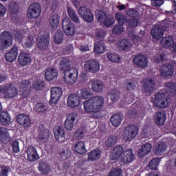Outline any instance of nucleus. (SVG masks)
<instances>
[{"instance_id": "1", "label": "nucleus", "mask_w": 176, "mask_h": 176, "mask_svg": "<svg viewBox=\"0 0 176 176\" xmlns=\"http://www.w3.org/2000/svg\"><path fill=\"white\" fill-rule=\"evenodd\" d=\"M92 96L93 94L89 91H81V98L87 100L83 102L84 110L87 113H91L94 119L101 118L103 117L102 112L104 109V98L100 96Z\"/></svg>"}, {"instance_id": "2", "label": "nucleus", "mask_w": 176, "mask_h": 176, "mask_svg": "<svg viewBox=\"0 0 176 176\" xmlns=\"http://www.w3.org/2000/svg\"><path fill=\"white\" fill-rule=\"evenodd\" d=\"M175 23L171 21H163L161 25H155L154 27L151 29V34L153 39L157 41L160 40L164 34L165 31L169 30L170 28L175 27Z\"/></svg>"}, {"instance_id": "3", "label": "nucleus", "mask_w": 176, "mask_h": 176, "mask_svg": "<svg viewBox=\"0 0 176 176\" xmlns=\"http://www.w3.org/2000/svg\"><path fill=\"white\" fill-rule=\"evenodd\" d=\"M115 19L118 23L125 24L127 28H135L139 23V19H128L127 16L122 12H116Z\"/></svg>"}, {"instance_id": "4", "label": "nucleus", "mask_w": 176, "mask_h": 176, "mask_svg": "<svg viewBox=\"0 0 176 176\" xmlns=\"http://www.w3.org/2000/svg\"><path fill=\"white\" fill-rule=\"evenodd\" d=\"M0 94H3L6 99H11L17 96L18 89L12 84L0 85Z\"/></svg>"}, {"instance_id": "5", "label": "nucleus", "mask_w": 176, "mask_h": 176, "mask_svg": "<svg viewBox=\"0 0 176 176\" xmlns=\"http://www.w3.org/2000/svg\"><path fill=\"white\" fill-rule=\"evenodd\" d=\"M62 29L65 34L69 37L73 36L76 33V25L68 17L64 18L62 21Z\"/></svg>"}, {"instance_id": "6", "label": "nucleus", "mask_w": 176, "mask_h": 176, "mask_svg": "<svg viewBox=\"0 0 176 176\" xmlns=\"http://www.w3.org/2000/svg\"><path fill=\"white\" fill-rule=\"evenodd\" d=\"M138 128L136 125L130 124L125 127L123 139L125 142H131L138 135Z\"/></svg>"}, {"instance_id": "7", "label": "nucleus", "mask_w": 176, "mask_h": 176, "mask_svg": "<svg viewBox=\"0 0 176 176\" xmlns=\"http://www.w3.org/2000/svg\"><path fill=\"white\" fill-rule=\"evenodd\" d=\"M78 14L86 23H91L94 20V12L86 6H80L79 8Z\"/></svg>"}, {"instance_id": "8", "label": "nucleus", "mask_w": 176, "mask_h": 176, "mask_svg": "<svg viewBox=\"0 0 176 176\" xmlns=\"http://www.w3.org/2000/svg\"><path fill=\"white\" fill-rule=\"evenodd\" d=\"M154 105L159 109H164L168 107V100L165 93H156L155 94Z\"/></svg>"}, {"instance_id": "9", "label": "nucleus", "mask_w": 176, "mask_h": 176, "mask_svg": "<svg viewBox=\"0 0 176 176\" xmlns=\"http://www.w3.org/2000/svg\"><path fill=\"white\" fill-rule=\"evenodd\" d=\"M63 79L67 85H74L76 82L78 77V71L75 69H71L68 71H65L63 73Z\"/></svg>"}, {"instance_id": "10", "label": "nucleus", "mask_w": 176, "mask_h": 176, "mask_svg": "<svg viewBox=\"0 0 176 176\" xmlns=\"http://www.w3.org/2000/svg\"><path fill=\"white\" fill-rule=\"evenodd\" d=\"M41 13V6L38 3H33L29 6L28 16L29 19H38Z\"/></svg>"}, {"instance_id": "11", "label": "nucleus", "mask_w": 176, "mask_h": 176, "mask_svg": "<svg viewBox=\"0 0 176 176\" xmlns=\"http://www.w3.org/2000/svg\"><path fill=\"white\" fill-rule=\"evenodd\" d=\"M84 69L86 72L96 74L100 69V64L96 60H88L84 64Z\"/></svg>"}, {"instance_id": "12", "label": "nucleus", "mask_w": 176, "mask_h": 176, "mask_svg": "<svg viewBox=\"0 0 176 176\" xmlns=\"http://www.w3.org/2000/svg\"><path fill=\"white\" fill-rule=\"evenodd\" d=\"M19 93L22 99H27L31 95V90L29 89V81L23 80L19 85Z\"/></svg>"}, {"instance_id": "13", "label": "nucleus", "mask_w": 176, "mask_h": 176, "mask_svg": "<svg viewBox=\"0 0 176 176\" xmlns=\"http://www.w3.org/2000/svg\"><path fill=\"white\" fill-rule=\"evenodd\" d=\"M63 95V90L59 87H54L51 89V98L50 102L51 104H57Z\"/></svg>"}, {"instance_id": "14", "label": "nucleus", "mask_w": 176, "mask_h": 176, "mask_svg": "<svg viewBox=\"0 0 176 176\" xmlns=\"http://www.w3.org/2000/svg\"><path fill=\"white\" fill-rule=\"evenodd\" d=\"M174 67L170 63L164 64L160 69V73L164 78H171L174 74Z\"/></svg>"}, {"instance_id": "15", "label": "nucleus", "mask_w": 176, "mask_h": 176, "mask_svg": "<svg viewBox=\"0 0 176 176\" xmlns=\"http://www.w3.org/2000/svg\"><path fill=\"white\" fill-rule=\"evenodd\" d=\"M17 123L24 127L25 129H29L31 125V120L28 114L19 113L16 116Z\"/></svg>"}, {"instance_id": "16", "label": "nucleus", "mask_w": 176, "mask_h": 176, "mask_svg": "<svg viewBox=\"0 0 176 176\" xmlns=\"http://www.w3.org/2000/svg\"><path fill=\"white\" fill-rule=\"evenodd\" d=\"M133 63L137 67L143 69L148 66V60L143 54H138L133 58Z\"/></svg>"}, {"instance_id": "17", "label": "nucleus", "mask_w": 176, "mask_h": 176, "mask_svg": "<svg viewBox=\"0 0 176 176\" xmlns=\"http://www.w3.org/2000/svg\"><path fill=\"white\" fill-rule=\"evenodd\" d=\"M50 45V39L46 34H41L37 38V47L40 50H45Z\"/></svg>"}, {"instance_id": "18", "label": "nucleus", "mask_w": 176, "mask_h": 176, "mask_svg": "<svg viewBox=\"0 0 176 176\" xmlns=\"http://www.w3.org/2000/svg\"><path fill=\"white\" fill-rule=\"evenodd\" d=\"M153 120L157 126H164L166 121V113L164 111L155 112L153 115Z\"/></svg>"}, {"instance_id": "19", "label": "nucleus", "mask_w": 176, "mask_h": 176, "mask_svg": "<svg viewBox=\"0 0 176 176\" xmlns=\"http://www.w3.org/2000/svg\"><path fill=\"white\" fill-rule=\"evenodd\" d=\"M18 62L22 67L29 65L32 62L30 54L25 52H21L18 57Z\"/></svg>"}, {"instance_id": "20", "label": "nucleus", "mask_w": 176, "mask_h": 176, "mask_svg": "<svg viewBox=\"0 0 176 176\" xmlns=\"http://www.w3.org/2000/svg\"><path fill=\"white\" fill-rule=\"evenodd\" d=\"M67 104L70 108H76L80 104V98L74 94H71L68 96Z\"/></svg>"}, {"instance_id": "21", "label": "nucleus", "mask_w": 176, "mask_h": 176, "mask_svg": "<svg viewBox=\"0 0 176 176\" xmlns=\"http://www.w3.org/2000/svg\"><path fill=\"white\" fill-rule=\"evenodd\" d=\"M77 115L74 113H69L66 117V120H65V129L68 131H72L75 125V121Z\"/></svg>"}, {"instance_id": "22", "label": "nucleus", "mask_w": 176, "mask_h": 176, "mask_svg": "<svg viewBox=\"0 0 176 176\" xmlns=\"http://www.w3.org/2000/svg\"><path fill=\"white\" fill-rule=\"evenodd\" d=\"M0 43L4 46H10L12 43V37L8 31L3 32L0 35Z\"/></svg>"}, {"instance_id": "23", "label": "nucleus", "mask_w": 176, "mask_h": 176, "mask_svg": "<svg viewBox=\"0 0 176 176\" xmlns=\"http://www.w3.org/2000/svg\"><path fill=\"white\" fill-rule=\"evenodd\" d=\"M12 140L6 128L0 127V141L3 144H8Z\"/></svg>"}, {"instance_id": "24", "label": "nucleus", "mask_w": 176, "mask_h": 176, "mask_svg": "<svg viewBox=\"0 0 176 176\" xmlns=\"http://www.w3.org/2000/svg\"><path fill=\"white\" fill-rule=\"evenodd\" d=\"M17 56H18V47L14 46L5 55V59L8 63H12L16 59Z\"/></svg>"}, {"instance_id": "25", "label": "nucleus", "mask_w": 176, "mask_h": 176, "mask_svg": "<svg viewBox=\"0 0 176 176\" xmlns=\"http://www.w3.org/2000/svg\"><path fill=\"white\" fill-rule=\"evenodd\" d=\"M28 160L30 162H35L36 160H39L40 157L37 153L36 148L30 146L27 150Z\"/></svg>"}, {"instance_id": "26", "label": "nucleus", "mask_w": 176, "mask_h": 176, "mask_svg": "<svg viewBox=\"0 0 176 176\" xmlns=\"http://www.w3.org/2000/svg\"><path fill=\"white\" fill-rule=\"evenodd\" d=\"M67 12L72 21H73L76 24L80 23V19L79 18V16L73 8L67 6Z\"/></svg>"}, {"instance_id": "27", "label": "nucleus", "mask_w": 176, "mask_h": 176, "mask_svg": "<svg viewBox=\"0 0 176 176\" xmlns=\"http://www.w3.org/2000/svg\"><path fill=\"white\" fill-rule=\"evenodd\" d=\"M155 80L150 78L149 80H146L143 85V90L146 94H151L153 91L154 87H155Z\"/></svg>"}, {"instance_id": "28", "label": "nucleus", "mask_w": 176, "mask_h": 176, "mask_svg": "<svg viewBox=\"0 0 176 176\" xmlns=\"http://www.w3.org/2000/svg\"><path fill=\"white\" fill-rule=\"evenodd\" d=\"M124 152V148L122 147V146H116L113 150V152L111 153L109 157L112 160H117L122 156L123 153Z\"/></svg>"}, {"instance_id": "29", "label": "nucleus", "mask_w": 176, "mask_h": 176, "mask_svg": "<svg viewBox=\"0 0 176 176\" xmlns=\"http://www.w3.org/2000/svg\"><path fill=\"white\" fill-rule=\"evenodd\" d=\"M123 120V114L122 113H114L110 118V122L115 127H119L122 121Z\"/></svg>"}, {"instance_id": "30", "label": "nucleus", "mask_w": 176, "mask_h": 176, "mask_svg": "<svg viewBox=\"0 0 176 176\" xmlns=\"http://www.w3.org/2000/svg\"><path fill=\"white\" fill-rule=\"evenodd\" d=\"M135 155L133 154V150L129 148L124 152V155L122 157V161L124 164H129L133 161Z\"/></svg>"}, {"instance_id": "31", "label": "nucleus", "mask_w": 176, "mask_h": 176, "mask_svg": "<svg viewBox=\"0 0 176 176\" xmlns=\"http://www.w3.org/2000/svg\"><path fill=\"white\" fill-rule=\"evenodd\" d=\"M54 137L56 141L65 142V131L62 126H58V129L54 131Z\"/></svg>"}, {"instance_id": "32", "label": "nucleus", "mask_w": 176, "mask_h": 176, "mask_svg": "<svg viewBox=\"0 0 176 176\" xmlns=\"http://www.w3.org/2000/svg\"><path fill=\"white\" fill-rule=\"evenodd\" d=\"M102 151L98 148L92 150L87 154V160L91 162L98 161L100 159Z\"/></svg>"}, {"instance_id": "33", "label": "nucleus", "mask_w": 176, "mask_h": 176, "mask_svg": "<svg viewBox=\"0 0 176 176\" xmlns=\"http://www.w3.org/2000/svg\"><path fill=\"white\" fill-rule=\"evenodd\" d=\"M104 87L105 85L101 80H96L91 82V89L93 91H95L96 93L103 91Z\"/></svg>"}, {"instance_id": "34", "label": "nucleus", "mask_w": 176, "mask_h": 176, "mask_svg": "<svg viewBox=\"0 0 176 176\" xmlns=\"http://www.w3.org/2000/svg\"><path fill=\"white\" fill-rule=\"evenodd\" d=\"M58 76L57 70L54 68H47L45 69V78L48 82H51Z\"/></svg>"}, {"instance_id": "35", "label": "nucleus", "mask_w": 176, "mask_h": 176, "mask_svg": "<svg viewBox=\"0 0 176 176\" xmlns=\"http://www.w3.org/2000/svg\"><path fill=\"white\" fill-rule=\"evenodd\" d=\"M152 148L151 143H145L142 144V147L138 150L139 157L141 158L144 157V156L148 154Z\"/></svg>"}, {"instance_id": "36", "label": "nucleus", "mask_w": 176, "mask_h": 176, "mask_svg": "<svg viewBox=\"0 0 176 176\" xmlns=\"http://www.w3.org/2000/svg\"><path fill=\"white\" fill-rule=\"evenodd\" d=\"M11 117L7 111H1L0 113V124L4 126H8L10 124Z\"/></svg>"}, {"instance_id": "37", "label": "nucleus", "mask_w": 176, "mask_h": 176, "mask_svg": "<svg viewBox=\"0 0 176 176\" xmlns=\"http://www.w3.org/2000/svg\"><path fill=\"white\" fill-rule=\"evenodd\" d=\"M74 151L80 155L86 153L87 152V150L85 147V142L79 141L76 143L74 146Z\"/></svg>"}, {"instance_id": "38", "label": "nucleus", "mask_w": 176, "mask_h": 176, "mask_svg": "<svg viewBox=\"0 0 176 176\" xmlns=\"http://www.w3.org/2000/svg\"><path fill=\"white\" fill-rule=\"evenodd\" d=\"M59 68H60V70L63 71V74L65 71H69L72 69L70 66L69 60L65 58H62L60 60H59Z\"/></svg>"}, {"instance_id": "39", "label": "nucleus", "mask_w": 176, "mask_h": 176, "mask_svg": "<svg viewBox=\"0 0 176 176\" xmlns=\"http://www.w3.org/2000/svg\"><path fill=\"white\" fill-rule=\"evenodd\" d=\"M106 47L103 41H98L94 47V52L97 54H103L105 52Z\"/></svg>"}, {"instance_id": "40", "label": "nucleus", "mask_w": 176, "mask_h": 176, "mask_svg": "<svg viewBox=\"0 0 176 176\" xmlns=\"http://www.w3.org/2000/svg\"><path fill=\"white\" fill-rule=\"evenodd\" d=\"M38 170L44 175H49L51 172L50 165L47 162H41L38 166Z\"/></svg>"}, {"instance_id": "41", "label": "nucleus", "mask_w": 176, "mask_h": 176, "mask_svg": "<svg viewBox=\"0 0 176 176\" xmlns=\"http://www.w3.org/2000/svg\"><path fill=\"white\" fill-rule=\"evenodd\" d=\"M173 43V38L170 36L163 38L160 41V45L166 49L170 48Z\"/></svg>"}, {"instance_id": "42", "label": "nucleus", "mask_w": 176, "mask_h": 176, "mask_svg": "<svg viewBox=\"0 0 176 176\" xmlns=\"http://www.w3.org/2000/svg\"><path fill=\"white\" fill-rule=\"evenodd\" d=\"M118 143V135H111L105 141V144L109 148L113 147Z\"/></svg>"}, {"instance_id": "43", "label": "nucleus", "mask_w": 176, "mask_h": 176, "mask_svg": "<svg viewBox=\"0 0 176 176\" xmlns=\"http://www.w3.org/2000/svg\"><path fill=\"white\" fill-rule=\"evenodd\" d=\"M60 23V16L57 14H54L50 18V24L52 28H56Z\"/></svg>"}, {"instance_id": "44", "label": "nucleus", "mask_w": 176, "mask_h": 176, "mask_svg": "<svg viewBox=\"0 0 176 176\" xmlns=\"http://www.w3.org/2000/svg\"><path fill=\"white\" fill-rule=\"evenodd\" d=\"M118 46L124 51L130 50V48L132 46L131 43L130 41L126 39L121 40L118 42Z\"/></svg>"}, {"instance_id": "45", "label": "nucleus", "mask_w": 176, "mask_h": 176, "mask_svg": "<svg viewBox=\"0 0 176 176\" xmlns=\"http://www.w3.org/2000/svg\"><path fill=\"white\" fill-rule=\"evenodd\" d=\"M32 87L34 90L41 91V90H44L45 87V83L43 80H37L36 82H33Z\"/></svg>"}, {"instance_id": "46", "label": "nucleus", "mask_w": 176, "mask_h": 176, "mask_svg": "<svg viewBox=\"0 0 176 176\" xmlns=\"http://www.w3.org/2000/svg\"><path fill=\"white\" fill-rule=\"evenodd\" d=\"M64 33L62 30H58L56 33H55L54 42L55 44L59 45L61 44L64 39Z\"/></svg>"}, {"instance_id": "47", "label": "nucleus", "mask_w": 176, "mask_h": 176, "mask_svg": "<svg viewBox=\"0 0 176 176\" xmlns=\"http://www.w3.org/2000/svg\"><path fill=\"white\" fill-rule=\"evenodd\" d=\"M109 96L110 97L111 100L116 103L120 98V93L116 90H112L109 93Z\"/></svg>"}, {"instance_id": "48", "label": "nucleus", "mask_w": 176, "mask_h": 176, "mask_svg": "<svg viewBox=\"0 0 176 176\" xmlns=\"http://www.w3.org/2000/svg\"><path fill=\"white\" fill-rule=\"evenodd\" d=\"M34 110L36 113L43 114L46 112L47 107H46V106L45 105L44 103L38 102V103H36V104L34 107Z\"/></svg>"}, {"instance_id": "49", "label": "nucleus", "mask_w": 176, "mask_h": 176, "mask_svg": "<svg viewBox=\"0 0 176 176\" xmlns=\"http://www.w3.org/2000/svg\"><path fill=\"white\" fill-rule=\"evenodd\" d=\"M124 24L122 23H118L115 25V26L113 28L112 32L114 34H122V32H124Z\"/></svg>"}, {"instance_id": "50", "label": "nucleus", "mask_w": 176, "mask_h": 176, "mask_svg": "<svg viewBox=\"0 0 176 176\" xmlns=\"http://www.w3.org/2000/svg\"><path fill=\"white\" fill-rule=\"evenodd\" d=\"M107 57L110 61L113 63H117L120 62V57L116 53L109 52L107 54Z\"/></svg>"}, {"instance_id": "51", "label": "nucleus", "mask_w": 176, "mask_h": 176, "mask_svg": "<svg viewBox=\"0 0 176 176\" xmlns=\"http://www.w3.org/2000/svg\"><path fill=\"white\" fill-rule=\"evenodd\" d=\"M167 146L163 142H160L156 148L155 153L161 155L164 151H166Z\"/></svg>"}, {"instance_id": "52", "label": "nucleus", "mask_w": 176, "mask_h": 176, "mask_svg": "<svg viewBox=\"0 0 176 176\" xmlns=\"http://www.w3.org/2000/svg\"><path fill=\"white\" fill-rule=\"evenodd\" d=\"M10 146L12 149V153H19L20 152L19 143L18 140H14L11 142Z\"/></svg>"}, {"instance_id": "53", "label": "nucleus", "mask_w": 176, "mask_h": 176, "mask_svg": "<svg viewBox=\"0 0 176 176\" xmlns=\"http://www.w3.org/2000/svg\"><path fill=\"white\" fill-rule=\"evenodd\" d=\"M9 11L12 14H16L19 12V7L16 2H11L10 3Z\"/></svg>"}, {"instance_id": "54", "label": "nucleus", "mask_w": 176, "mask_h": 176, "mask_svg": "<svg viewBox=\"0 0 176 176\" xmlns=\"http://www.w3.org/2000/svg\"><path fill=\"white\" fill-rule=\"evenodd\" d=\"M126 14L128 16L132 18H136L139 16V12L133 8H129L126 12Z\"/></svg>"}, {"instance_id": "55", "label": "nucleus", "mask_w": 176, "mask_h": 176, "mask_svg": "<svg viewBox=\"0 0 176 176\" xmlns=\"http://www.w3.org/2000/svg\"><path fill=\"white\" fill-rule=\"evenodd\" d=\"M166 87H167L168 91L171 94H176V84L172 81L168 82L166 84Z\"/></svg>"}, {"instance_id": "56", "label": "nucleus", "mask_w": 176, "mask_h": 176, "mask_svg": "<svg viewBox=\"0 0 176 176\" xmlns=\"http://www.w3.org/2000/svg\"><path fill=\"white\" fill-rule=\"evenodd\" d=\"M160 162V160L159 158H154L149 163L148 167L151 170H157V166L159 165Z\"/></svg>"}, {"instance_id": "57", "label": "nucleus", "mask_w": 176, "mask_h": 176, "mask_svg": "<svg viewBox=\"0 0 176 176\" xmlns=\"http://www.w3.org/2000/svg\"><path fill=\"white\" fill-rule=\"evenodd\" d=\"M107 13L103 10H100L98 14V21L100 22V24H102L103 22L107 18Z\"/></svg>"}, {"instance_id": "58", "label": "nucleus", "mask_w": 176, "mask_h": 176, "mask_svg": "<svg viewBox=\"0 0 176 176\" xmlns=\"http://www.w3.org/2000/svg\"><path fill=\"white\" fill-rule=\"evenodd\" d=\"M109 176H123V170L120 168H116L109 172Z\"/></svg>"}, {"instance_id": "59", "label": "nucleus", "mask_w": 176, "mask_h": 176, "mask_svg": "<svg viewBox=\"0 0 176 176\" xmlns=\"http://www.w3.org/2000/svg\"><path fill=\"white\" fill-rule=\"evenodd\" d=\"M115 23L114 18L111 16L110 18H106L105 21L102 22L101 25H104L107 28H111Z\"/></svg>"}, {"instance_id": "60", "label": "nucleus", "mask_w": 176, "mask_h": 176, "mask_svg": "<svg viewBox=\"0 0 176 176\" xmlns=\"http://www.w3.org/2000/svg\"><path fill=\"white\" fill-rule=\"evenodd\" d=\"M125 87L127 91H132V90H134V89H135L136 85L133 82L127 81L126 82Z\"/></svg>"}, {"instance_id": "61", "label": "nucleus", "mask_w": 176, "mask_h": 176, "mask_svg": "<svg viewBox=\"0 0 176 176\" xmlns=\"http://www.w3.org/2000/svg\"><path fill=\"white\" fill-rule=\"evenodd\" d=\"M10 168L7 166H1L0 176H8Z\"/></svg>"}, {"instance_id": "62", "label": "nucleus", "mask_w": 176, "mask_h": 176, "mask_svg": "<svg viewBox=\"0 0 176 176\" xmlns=\"http://www.w3.org/2000/svg\"><path fill=\"white\" fill-rule=\"evenodd\" d=\"M151 6L156 8H160L164 3V0H151Z\"/></svg>"}, {"instance_id": "63", "label": "nucleus", "mask_w": 176, "mask_h": 176, "mask_svg": "<svg viewBox=\"0 0 176 176\" xmlns=\"http://www.w3.org/2000/svg\"><path fill=\"white\" fill-rule=\"evenodd\" d=\"M70 154V150H63L62 153H60V157H62V159L67 160L69 158Z\"/></svg>"}, {"instance_id": "64", "label": "nucleus", "mask_w": 176, "mask_h": 176, "mask_svg": "<svg viewBox=\"0 0 176 176\" xmlns=\"http://www.w3.org/2000/svg\"><path fill=\"white\" fill-rule=\"evenodd\" d=\"M48 138V134H45V132L39 133L38 140L40 142H45Z\"/></svg>"}]
</instances>
